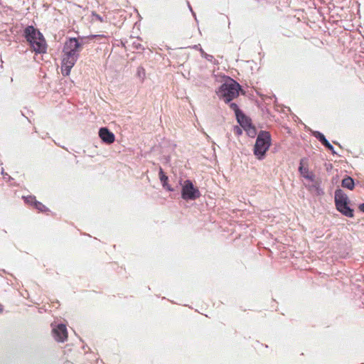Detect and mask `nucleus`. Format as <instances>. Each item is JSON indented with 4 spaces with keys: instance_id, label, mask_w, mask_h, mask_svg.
I'll return each instance as SVG.
<instances>
[{
    "instance_id": "obj_1",
    "label": "nucleus",
    "mask_w": 364,
    "mask_h": 364,
    "mask_svg": "<svg viewBox=\"0 0 364 364\" xmlns=\"http://www.w3.org/2000/svg\"><path fill=\"white\" fill-rule=\"evenodd\" d=\"M82 44L76 38H70L65 41L63 48L61 72L64 76L70 75L71 69L77 62Z\"/></svg>"
},
{
    "instance_id": "obj_2",
    "label": "nucleus",
    "mask_w": 364,
    "mask_h": 364,
    "mask_svg": "<svg viewBox=\"0 0 364 364\" xmlns=\"http://www.w3.org/2000/svg\"><path fill=\"white\" fill-rule=\"evenodd\" d=\"M24 36L36 53H46L47 44L46 40L42 33L34 28L33 26H29L25 28Z\"/></svg>"
},
{
    "instance_id": "obj_3",
    "label": "nucleus",
    "mask_w": 364,
    "mask_h": 364,
    "mask_svg": "<svg viewBox=\"0 0 364 364\" xmlns=\"http://www.w3.org/2000/svg\"><path fill=\"white\" fill-rule=\"evenodd\" d=\"M240 90L241 87L239 83L231 78H228L220 86L216 93L220 99L228 104L233 99L238 97Z\"/></svg>"
},
{
    "instance_id": "obj_4",
    "label": "nucleus",
    "mask_w": 364,
    "mask_h": 364,
    "mask_svg": "<svg viewBox=\"0 0 364 364\" xmlns=\"http://www.w3.org/2000/svg\"><path fill=\"white\" fill-rule=\"evenodd\" d=\"M271 145V136L269 132L261 131L257 135L254 147V154L258 159L264 158Z\"/></svg>"
},
{
    "instance_id": "obj_5",
    "label": "nucleus",
    "mask_w": 364,
    "mask_h": 364,
    "mask_svg": "<svg viewBox=\"0 0 364 364\" xmlns=\"http://www.w3.org/2000/svg\"><path fill=\"white\" fill-rule=\"evenodd\" d=\"M349 199L348 196L341 190L335 191V203L337 210L346 217H353V210L348 206Z\"/></svg>"
},
{
    "instance_id": "obj_6",
    "label": "nucleus",
    "mask_w": 364,
    "mask_h": 364,
    "mask_svg": "<svg viewBox=\"0 0 364 364\" xmlns=\"http://www.w3.org/2000/svg\"><path fill=\"white\" fill-rule=\"evenodd\" d=\"M200 196V191L190 180H186L182 185L181 197L185 200H194Z\"/></svg>"
},
{
    "instance_id": "obj_7",
    "label": "nucleus",
    "mask_w": 364,
    "mask_h": 364,
    "mask_svg": "<svg viewBox=\"0 0 364 364\" xmlns=\"http://www.w3.org/2000/svg\"><path fill=\"white\" fill-rule=\"evenodd\" d=\"M53 334L55 339L58 342H64L68 338L66 326L64 324H59L53 328Z\"/></svg>"
},
{
    "instance_id": "obj_8",
    "label": "nucleus",
    "mask_w": 364,
    "mask_h": 364,
    "mask_svg": "<svg viewBox=\"0 0 364 364\" xmlns=\"http://www.w3.org/2000/svg\"><path fill=\"white\" fill-rule=\"evenodd\" d=\"M99 136L102 141L107 144H112L115 140L114 134L107 127H102L100 129Z\"/></svg>"
},
{
    "instance_id": "obj_9",
    "label": "nucleus",
    "mask_w": 364,
    "mask_h": 364,
    "mask_svg": "<svg viewBox=\"0 0 364 364\" xmlns=\"http://www.w3.org/2000/svg\"><path fill=\"white\" fill-rule=\"evenodd\" d=\"M306 164V159H301L300 161V166L299 167V171L300 172L301 175L309 180V181H314V178H315L314 174L312 172H310L309 171V168L307 167H305L304 165Z\"/></svg>"
},
{
    "instance_id": "obj_10",
    "label": "nucleus",
    "mask_w": 364,
    "mask_h": 364,
    "mask_svg": "<svg viewBox=\"0 0 364 364\" xmlns=\"http://www.w3.org/2000/svg\"><path fill=\"white\" fill-rule=\"evenodd\" d=\"M311 181L312 182V184L308 187L309 191L318 196L322 195L323 191L320 187L321 182L318 180H316L315 178H314V181Z\"/></svg>"
},
{
    "instance_id": "obj_11",
    "label": "nucleus",
    "mask_w": 364,
    "mask_h": 364,
    "mask_svg": "<svg viewBox=\"0 0 364 364\" xmlns=\"http://www.w3.org/2000/svg\"><path fill=\"white\" fill-rule=\"evenodd\" d=\"M314 136L317 139H318L321 141V143L327 149H333V146L328 142V141L326 139L325 136L322 133L316 131L314 132Z\"/></svg>"
},
{
    "instance_id": "obj_12",
    "label": "nucleus",
    "mask_w": 364,
    "mask_h": 364,
    "mask_svg": "<svg viewBox=\"0 0 364 364\" xmlns=\"http://www.w3.org/2000/svg\"><path fill=\"white\" fill-rule=\"evenodd\" d=\"M237 119L238 123L245 129L250 127L251 125L250 120L243 114L242 113L240 115H237Z\"/></svg>"
},
{
    "instance_id": "obj_13",
    "label": "nucleus",
    "mask_w": 364,
    "mask_h": 364,
    "mask_svg": "<svg viewBox=\"0 0 364 364\" xmlns=\"http://www.w3.org/2000/svg\"><path fill=\"white\" fill-rule=\"evenodd\" d=\"M159 178L162 183L163 187L166 188L169 191H173V189L167 183L168 181V177L165 175L164 172L163 171V169L160 168L159 170Z\"/></svg>"
},
{
    "instance_id": "obj_14",
    "label": "nucleus",
    "mask_w": 364,
    "mask_h": 364,
    "mask_svg": "<svg viewBox=\"0 0 364 364\" xmlns=\"http://www.w3.org/2000/svg\"><path fill=\"white\" fill-rule=\"evenodd\" d=\"M342 186L346 188L349 190H353L354 188V181L350 176H346L345 178L342 180Z\"/></svg>"
},
{
    "instance_id": "obj_15",
    "label": "nucleus",
    "mask_w": 364,
    "mask_h": 364,
    "mask_svg": "<svg viewBox=\"0 0 364 364\" xmlns=\"http://www.w3.org/2000/svg\"><path fill=\"white\" fill-rule=\"evenodd\" d=\"M195 48L198 49L201 53V55L205 58L208 61H213L214 57L211 55L207 54L203 48L200 47V45H196L194 46Z\"/></svg>"
},
{
    "instance_id": "obj_16",
    "label": "nucleus",
    "mask_w": 364,
    "mask_h": 364,
    "mask_svg": "<svg viewBox=\"0 0 364 364\" xmlns=\"http://www.w3.org/2000/svg\"><path fill=\"white\" fill-rule=\"evenodd\" d=\"M230 103V107L232 110H233L235 113L236 117L237 115L241 114L242 112L240 110L237 105L235 102H229Z\"/></svg>"
},
{
    "instance_id": "obj_17",
    "label": "nucleus",
    "mask_w": 364,
    "mask_h": 364,
    "mask_svg": "<svg viewBox=\"0 0 364 364\" xmlns=\"http://www.w3.org/2000/svg\"><path fill=\"white\" fill-rule=\"evenodd\" d=\"M34 206L36 207V209L39 210L41 212L46 210V206L38 201L34 202Z\"/></svg>"
},
{
    "instance_id": "obj_18",
    "label": "nucleus",
    "mask_w": 364,
    "mask_h": 364,
    "mask_svg": "<svg viewBox=\"0 0 364 364\" xmlns=\"http://www.w3.org/2000/svg\"><path fill=\"white\" fill-rule=\"evenodd\" d=\"M245 130L247 134L251 137H254L256 134V130L255 127H253L252 126H250V127L245 129Z\"/></svg>"
},
{
    "instance_id": "obj_19",
    "label": "nucleus",
    "mask_w": 364,
    "mask_h": 364,
    "mask_svg": "<svg viewBox=\"0 0 364 364\" xmlns=\"http://www.w3.org/2000/svg\"><path fill=\"white\" fill-rule=\"evenodd\" d=\"M137 75L139 78L144 79L145 77V70L142 67H139L137 68Z\"/></svg>"
},
{
    "instance_id": "obj_20",
    "label": "nucleus",
    "mask_w": 364,
    "mask_h": 364,
    "mask_svg": "<svg viewBox=\"0 0 364 364\" xmlns=\"http://www.w3.org/2000/svg\"><path fill=\"white\" fill-rule=\"evenodd\" d=\"M25 201L28 203H34L36 200L35 199V197H33V196H28V197H26L25 198Z\"/></svg>"
},
{
    "instance_id": "obj_21",
    "label": "nucleus",
    "mask_w": 364,
    "mask_h": 364,
    "mask_svg": "<svg viewBox=\"0 0 364 364\" xmlns=\"http://www.w3.org/2000/svg\"><path fill=\"white\" fill-rule=\"evenodd\" d=\"M359 209L360 211L364 213V203H362L359 205Z\"/></svg>"
},
{
    "instance_id": "obj_22",
    "label": "nucleus",
    "mask_w": 364,
    "mask_h": 364,
    "mask_svg": "<svg viewBox=\"0 0 364 364\" xmlns=\"http://www.w3.org/2000/svg\"><path fill=\"white\" fill-rule=\"evenodd\" d=\"M188 7H189V9H190L191 11L192 12V14H193V16H195V14L193 13V10H192V8H191V5L189 4V3H188Z\"/></svg>"
},
{
    "instance_id": "obj_23",
    "label": "nucleus",
    "mask_w": 364,
    "mask_h": 364,
    "mask_svg": "<svg viewBox=\"0 0 364 364\" xmlns=\"http://www.w3.org/2000/svg\"><path fill=\"white\" fill-rule=\"evenodd\" d=\"M237 132L238 134H240V133H241V130H240V129L239 127H237Z\"/></svg>"
},
{
    "instance_id": "obj_24",
    "label": "nucleus",
    "mask_w": 364,
    "mask_h": 364,
    "mask_svg": "<svg viewBox=\"0 0 364 364\" xmlns=\"http://www.w3.org/2000/svg\"><path fill=\"white\" fill-rule=\"evenodd\" d=\"M330 151H331V152L334 154H336V151H334V148L333 147L332 149H329Z\"/></svg>"
},
{
    "instance_id": "obj_25",
    "label": "nucleus",
    "mask_w": 364,
    "mask_h": 364,
    "mask_svg": "<svg viewBox=\"0 0 364 364\" xmlns=\"http://www.w3.org/2000/svg\"><path fill=\"white\" fill-rule=\"evenodd\" d=\"M3 311V306L1 304H0V311Z\"/></svg>"
}]
</instances>
